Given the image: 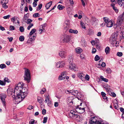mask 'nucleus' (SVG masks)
<instances>
[{
	"mask_svg": "<svg viewBox=\"0 0 124 124\" xmlns=\"http://www.w3.org/2000/svg\"><path fill=\"white\" fill-rule=\"evenodd\" d=\"M78 76L83 81H85V75L84 74L82 73H78Z\"/></svg>",
	"mask_w": 124,
	"mask_h": 124,
	"instance_id": "9d476101",
	"label": "nucleus"
},
{
	"mask_svg": "<svg viewBox=\"0 0 124 124\" xmlns=\"http://www.w3.org/2000/svg\"><path fill=\"white\" fill-rule=\"evenodd\" d=\"M120 38L121 39L124 38V31H122L120 33Z\"/></svg>",
	"mask_w": 124,
	"mask_h": 124,
	"instance_id": "393cba45",
	"label": "nucleus"
},
{
	"mask_svg": "<svg viewBox=\"0 0 124 124\" xmlns=\"http://www.w3.org/2000/svg\"><path fill=\"white\" fill-rule=\"evenodd\" d=\"M67 100L68 102H69L70 103H72L73 104V101H72L70 99V97H68L67 99Z\"/></svg>",
	"mask_w": 124,
	"mask_h": 124,
	"instance_id": "473e14b6",
	"label": "nucleus"
},
{
	"mask_svg": "<svg viewBox=\"0 0 124 124\" xmlns=\"http://www.w3.org/2000/svg\"><path fill=\"white\" fill-rule=\"evenodd\" d=\"M106 26L108 27H111L113 25V23L111 21H109L106 24Z\"/></svg>",
	"mask_w": 124,
	"mask_h": 124,
	"instance_id": "a211bd4d",
	"label": "nucleus"
},
{
	"mask_svg": "<svg viewBox=\"0 0 124 124\" xmlns=\"http://www.w3.org/2000/svg\"><path fill=\"white\" fill-rule=\"evenodd\" d=\"M36 31V29H35L33 28L31 30V32L30 33V35L31 36Z\"/></svg>",
	"mask_w": 124,
	"mask_h": 124,
	"instance_id": "cd10ccee",
	"label": "nucleus"
},
{
	"mask_svg": "<svg viewBox=\"0 0 124 124\" xmlns=\"http://www.w3.org/2000/svg\"><path fill=\"white\" fill-rule=\"evenodd\" d=\"M10 16V15H8L7 16H4L3 17V18L4 19H8Z\"/></svg>",
	"mask_w": 124,
	"mask_h": 124,
	"instance_id": "6e6d98bb",
	"label": "nucleus"
},
{
	"mask_svg": "<svg viewBox=\"0 0 124 124\" xmlns=\"http://www.w3.org/2000/svg\"><path fill=\"white\" fill-rule=\"evenodd\" d=\"M41 28L43 31V32H45L46 31V30L45 29V27H44V26H42L41 25H40V28Z\"/></svg>",
	"mask_w": 124,
	"mask_h": 124,
	"instance_id": "8fccbe9b",
	"label": "nucleus"
},
{
	"mask_svg": "<svg viewBox=\"0 0 124 124\" xmlns=\"http://www.w3.org/2000/svg\"><path fill=\"white\" fill-rule=\"evenodd\" d=\"M2 4V7L3 8L6 9L8 8V6L5 4H3V2H2L1 3Z\"/></svg>",
	"mask_w": 124,
	"mask_h": 124,
	"instance_id": "a19ab883",
	"label": "nucleus"
},
{
	"mask_svg": "<svg viewBox=\"0 0 124 124\" xmlns=\"http://www.w3.org/2000/svg\"><path fill=\"white\" fill-rule=\"evenodd\" d=\"M69 32L70 33H73L75 34H77L78 33V31L77 30H73L71 29H70L69 30Z\"/></svg>",
	"mask_w": 124,
	"mask_h": 124,
	"instance_id": "f3484780",
	"label": "nucleus"
},
{
	"mask_svg": "<svg viewBox=\"0 0 124 124\" xmlns=\"http://www.w3.org/2000/svg\"><path fill=\"white\" fill-rule=\"evenodd\" d=\"M32 22V20L30 19H29L27 20V21H25V22L27 23V24H29Z\"/></svg>",
	"mask_w": 124,
	"mask_h": 124,
	"instance_id": "c9c22d12",
	"label": "nucleus"
},
{
	"mask_svg": "<svg viewBox=\"0 0 124 124\" xmlns=\"http://www.w3.org/2000/svg\"><path fill=\"white\" fill-rule=\"evenodd\" d=\"M46 110L45 109H44L42 110V113L44 115H45L46 113Z\"/></svg>",
	"mask_w": 124,
	"mask_h": 124,
	"instance_id": "052dcab7",
	"label": "nucleus"
},
{
	"mask_svg": "<svg viewBox=\"0 0 124 124\" xmlns=\"http://www.w3.org/2000/svg\"><path fill=\"white\" fill-rule=\"evenodd\" d=\"M11 20L14 23H16L15 22L16 20L14 18V17H13L11 19Z\"/></svg>",
	"mask_w": 124,
	"mask_h": 124,
	"instance_id": "680f3d73",
	"label": "nucleus"
},
{
	"mask_svg": "<svg viewBox=\"0 0 124 124\" xmlns=\"http://www.w3.org/2000/svg\"><path fill=\"white\" fill-rule=\"evenodd\" d=\"M110 49L108 46H107L106 47L105 49V52L107 54L109 53L110 51Z\"/></svg>",
	"mask_w": 124,
	"mask_h": 124,
	"instance_id": "4be33fe9",
	"label": "nucleus"
},
{
	"mask_svg": "<svg viewBox=\"0 0 124 124\" xmlns=\"http://www.w3.org/2000/svg\"><path fill=\"white\" fill-rule=\"evenodd\" d=\"M6 67V65L4 64H1L0 65V68L1 69H3Z\"/></svg>",
	"mask_w": 124,
	"mask_h": 124,
	"instance_id": "ea45409f",
	"label": "nucleus"
},
{
	"mask_svg": "<svg viewBox=\"0 0 124 124\" xmlns=\"http://www.w3.org/2000/svg\"><path fill=\"white\" fill-rule=\"evenodd\" d=\"M6 83L5 82L2 81L0 80V85H5Z\"/></svg>",
	"mask_w": 124,
	"mask_h": 124,
	"instance_id": "09e8293b",
	"label": "nucleus"
},
{
	"mask_svg": "<svg viewBox=\"0 0 124 124\" xmlns=\"http://www.w3.org/2000/svg\"><path fill=\"white\" fill-rule=\"evenodd\" d=\"M75 51L78 54H79L82 51V49L80 47H77L76 48Z\"/></svg>",
	"mask_w": 124,
	"mask_h": 124,
	"instance_id": "6ab92c4d",
	"label": "nucleus"
},
{
	"mask_svg": "<svg viewBox=\"0 0 124 124\" xmlns=\"http://www.w3.org/2000/svg\"><path fill=\"white\" fill-rule=\"evenodd\" d=\"M90 124H108L104 123L101 119H98L97 117H93L91 118L89 121Z\"/></svg>",
	"mask_w": 124,
	"mask_h": 124,
	"instance_id": "f03ea898",
	"label": "nucleus"
},
{
	"mask_svg": "<svg viewBox=\"0 0 124 124\" xmlns=\"http://www.w3.org/2000/svg\"><path fill=\"white\" fill-rule=\"evenodd\" d=\"M101 96L103 97H104L105 96H106V95L105 93H104L103 92H101Z\"/></svg>",
	"mask_w": 124,
	"mask_h": 124,
	"instance_id": "338daca9",
	"label": "nucleus"
},
{
	"mask_svg": "<svg viewBox=\"0 0 124 124\" xmlns=\"http://www.w3.org/2000/svg\"><path fill=\"white\" fill-rule=\"evenodd\" d=\"M100 78L102 79V80L105 82H107L108 80L107 79L104 78L102 76H101L100 77Z\"/></svg>",
	"mask_w": 124,
	"mask_h": 124,
	"instance_id": "2f4dec72",
	"label": "nucleus"
},
{
	"mask_svg": "<svg viewBox=\"0 0 124 124\" xmlns=\"http://www.w3.org/2000/svg\"><path fill=\"white\" fill-rule=\"evenodd\" d=\"M66 74L67 73L66 71H64L62 73L61 75L62 76H66L67 75Z\"/></svg>",
	"mask_w": 124,
	"mask_h": 124,
	"instance_id": "5fc2aeb1",
	"label": "nucleus"
},
{
	"mask_svg": "<svg viewBox=\"0 0 124 124\" xmlns=\"http://www.w3.org/2000/svg\"><path fill=\"white\" fill-rule=\"evenodd\" d=\"M40 16V15L38 13H34L33 15V16L34 17H39Z\"/></svg>",
	"mask_w": 124,
	"mask_h": 124,
	"instance_id": "7c9ffc66",
	"label": "nucleus"
},
{
	"mask_svg": "<svg viewBox=\"0 0 124 124\" xmlns=\"http://www.w3.org/2000/svg\"><path fill=\"white\" fill-rule=\"evenodd\" d=\"M91 20L92 21V22L93 23V24H94L95 23L97 22L98 20L96 19L95 17H92Z\"/></svg>",
	"mask_w": 124,
	"mask_h": 124,
	"instance_id": "aec40b11",
	"label": "nucleus"
},
{
	"mask_svg": "<svg viewBox=\"0 0 124 124\" xmlns=\"http://www.w3.org/2000/svg\"><path fill=\"white\" fill-rule=\"evenodd\" d=\"M117 55L119 57H121L122 56L123 53L121 52H118L117 53Z\"/></svg>",
	"mask_w": 124,
	"mask_h": 124,
	"instance_id": "c03bdc74",
	"label": "nucleus"
},
{
	"mask_svg": "<svg viewBox=\"0 0 124 124\" xmlns=\"http://www.w3.org/2000/svg\"><path fill=\"white\" fill-rule=\"evenodd\" d=\"M124 21V17H122V16L120 15L118 18L117 21V23L119 25L121 24Z\"/></svg>",
	"mask_w": 124,
	"mask_h": 124,
	"instance_id": "423d86ee",
	"label": "nucleus"
},
{
	"mask_svg": "<svg viewBox=\"0 0 124 124\" xmlns=\"http://www.w3.org/2000/svg\"><path fill=\"white\" fill-rule=\"evenodd\" d=\"M77 120H79L80 121L82 119V116L78 115V116L77 117Z\"/></svg>",
	"mask_w": 124,
	"mask_h": 124,
	"instance_id": "49530a36",
	"label": "nucleus"
},
{
	"mask_svg": "<svg viewBox=\"0 0 124 124\" xmlns=\"http://www.w3.org/2000/svg\"><path fill=\"white\" fill-rule=\"evenodd\" d=\"M10 29L11 30H14L15 29V27L11 25L10 26Z\"/></svg>",
	"mask_w": 124,
	"mask_h": 124,
	"instance_id": "864d4df0",
	"label": "nucleus"
},
{
	"mask_svg": "<svg viewBox=\"0 0 124 124\" xmlns=\"http://www.w3.org/2000/svg\"><path fill=\"white\" fill-rule=\"evenodd\" d=\"M33 107L31 105H30L28 108V109L29 110H31L33 108Z\"/></svg>",
	"mask_w": 124,
	"mask_h": 124,
	"instance_id": "774afa93",
	"label": "nucleus"
},
{
	"mask_svg": "<svg viewBox=\"0 0 124 124\" xmlns=\"http://www.w3.org/2000/svg\"><path fill=\"white\" fill-rule=\"evenodd\" d=\"M7 93L9 94V95L13 94V92L12 91H11L10 90L8 89L7 90Z\"/></svg>",
	"mask_w": 124,
	"mask_h": 124,
	"instance_id": "37998d69",
	"label": "nucleus"
},
{
	"mask_svg": "<svg viewBox=\"0 0 124 124\" xmlns=\"http://www.w3.org/2000/svg\"><path fill=\"white\" fill-rule=\"evenodd\" d=\"M19 93H20L19 94H16L17 95L16 96L14 95L12 96V97L14 99V100L15 99L17 101L19 100V102L20 103L27 96L28 92L27 88H23Z\"/></svg>",
	"mask_w": 124,
	"mask_h": 124,
	"instance_id": "f257e3e1",
	"label": "nucleus"
},
{
	"mask_svg": "<svg viewBox=\"0 0 124 124\" xmlns=\"http://www.w3.org/2000/svg\"><path fill=\"white\" fill-rule=\"evenodd\" d=\"M33 26V24L32 23H31L28 26L27 29L28 30H29L30 28Z\"/></svg>",
	"mask_w": 124,
	"mask_h": 124,
	"instance_id": "79ce46f5",
	"label": "nucleus"
},
{
	"mask_svg": "<svg viewBox=\"0 0 124 124\" xmlns=\"http://www.w3.org/2000/svg\"><path fill=\"white\" fill-rule=\"evenodd\" d=\"M37 100L40 103H42V102L44 101L43 99L41 97H38L37 98Z\"/></svg>",
	"mask_w": 124,
	"mask_h": 124,
	"instance_id": "b1692460",
	"label": "nucleus"
},
{
	"mask_svg": "<svg viewBox=\"0 0 124 124\" xmlns=\"http://www.w3.org/2000/svg\"><path fill=\"white\" fill-rule=\"evenodd\" d=\"M96 49L95 48H93V50H92V53H93V54H94L96 52Z\"/></svg>",
	"mask_w": 124,
	"mask_h": 124,
	"instance_id": "13d9d810",
	"label": "nucleus"
},
{
	"mask_svg": "<svg viewBox=\"0 0 124 124\" xmlns=\"http://www.w3.org/2000/svg\"><path fill=\"white\" fill-rule=\"evenodd\" d=\"M27 16H26L25 15L23 18V23H24L25 22V21H26V20L27 19Z\"/></svg>",
	"mask_w": 124,
	"mask_h": 124,
	"instance_id": "603ef678",
	"label": "nucleus"
},
{
	"mask_svg": "<svg viewBox=\"0 0 124 124\" xmlns=\"http://www.w3.org/2000/svg\"><path fill=\"white\" fill-rule=\"evenodd\" d=\"M42 4H40L38 5V7H37L36 10L38 11L40 9L42 8Z\"/></svg>",
	"mask_w": 124,
	"mask_h": 124,
	"instance_id": "c756f323",
	"label": "nucleus"
},
{
	"mask_svg": "<svg viewBox=\"0 0 124 124\" xmlns=\"http://www.w3.org/2000/svg\"><path fill=\"white\" fill-rule=\"evenodd\" d=\"M77 108H78L80 110H82V112H79V113L80 114L83 113L85 111V108H81V107H79L78 106Z\"/></svg>",
	"mask_w": 124,
	"mask_h": 124,
	"instance_id": "412c9836",
	"label": "nucleus"
},
{
	"mask_svg": "<svg viewBox=\"0 0 124 124\" xmlns=\"http://www.w3.org/2000/svg\"><path fill=\"white\" fill-rule=\"evenodd\" d=\"M6 97V95L4 94H0V99L2 101L4 105H5V99Z\"/></svg>",
	"mask_w": 124,
	"mask_h": 124,
	"instance_id": "1a4fd4ad",
	"label": "nucleus"
},
{
	"mask_svg": "<svg viewBox=\"0 0 124 124\" xmlns=\"http://www.w3.org/2000/svg\"><path fill=\"white\" fill-rule=\"evenodd\" d=\"M108 93H109V95H111L113 97H115L116 96V94L114 93H111L110 92V93L108 92Z\"/></svg>",
	"mask_w": 124,
	"mask_h": 124,
	"instance_id": "e433bc0d",
	"label": "nucleus"
},
{
	"mask_svg": "<svg viewBox=\"0 0 124 124\" xmlns=\"http://www.w3.org/2000/svg\"><path fill=\"white\" fill-rule=\"evenodd\" d=\"M9 79L8 78H5L4 79V80L5 81L4 82H7L8 83H9Z\"/></svg>",
	"mask_w": 124,
	"mask_h": 124,
	"instance_id": "69168bd1",
	"label": "nucleus"
},
{
	"mask_svg": "<svg viewBox=\"0 0 124 124\" xmlns=\"http://www.w3.org/2000/svg\"><path fill=\"white\" fill-rule=\"evenodd\" d=\"M24 78L25 80L28 83L30 82L31 79V75L30 71L28 69L25 70Z\"/></svg>",
	"mask_w": 124,
	"mask_h": 124,
	"instance_id": "39448f33",
	"label": "nucleus"
},
{
	"mask_svg": "<svg viewBox=\"0 0 124 124\" xmlns=\"http://www.w3.org/2000/svg\"><path fill=\"white\" fill-rule=\"evenodd\" d=\"M111 70L109 68H108L106 70V71L108 74L110 73L111 72Z\"/></svg>",
	"mask_w": 124,
	"mask_h": 124,
	"instance_id": "3c124183",
	"label": "nucleus"
},
{
	"mask_svg": "<svg viewBox=\"0 0 124 124\" xmlns=\"http://www.w3.org/2000/svg\"><path fill=\"white\" fill-rule=\"evenodd\" d=\"M78 93V92L77 91H75L73 90V95H77V93Z\"/></svg>",
	"mask_w": 124,
	"mask_h": 124,
	"instance_id": "a18cd8bd",
	"label": "nucleus"
},
{
	"mask_svg": "<svg viewBox=\"0 0 124 124\" xmlns=\"http://www.w3.org/2000/svg\"><path fill=\"white\" fill-rule=\"evenodd\" d=\"M76 113H77V112L73 110H71L68 114L69 116L70 117V118H72Z\"/></svg>",
	"mask_w": 124,
	"mask_h": 124,
	"instance_id": "ddd939ff",
	"label": "nucleus"
},
{
	"mask_svg": "<svg viewBox=\"0 0 124 124\" xmlns=\"http://www.w3.org/2000/svg\"><path fill=\"white\" fill-rule=\"evenodd\" d=\"M70 36L67 34L61 35L60 39V41L63 43H68L70 41Z\"/></svg>",
	"mask_w": 124,
	"mask_h": 124,
	"instance_id": "7ed1b4c3",
	"label": "nucleus"
},
{
	"mask_svg": "<svg viewBox=\"0 0 124 124\" xmlns=\"http://www.w3.org/2000/svg\"><path fill=\"white\" fill-rule=\"evenodd\" d=\"M85 79L86 80L88 81L89 80L90 78L89 76L88 75H86L85 76Z\"/></svg>",
	"mask_w": 124,
	"mask_h": 124,
	"instance_id": "de8ad7c7",
	"label": "nucleus"
},
{
	"mask_svg": "<svg viewBox=\"0 0 124 124\" xmlns=\"http://www.w3.org/2000/svg\"><path fill=\"white\" fill-rule=\"evenodd\" d=\"M62 64V61H60L56 64V67L58 68H62L64 67L65 65L64 64H62V65H60V64Z\"/></svg>",
	"mask_w": 124,
	"mask_h": 124,
	"instance_id": "f8f14e48",
	"label": "nucleus"
},
{
	"mask_svg": "<svg viewBox=\"0 0 124 124\" xmlns=\"http://www.w3.org/2000/svg\"><path fill=\"white\" fill-rule=\"evenodd\" d=\"M111 6L112 7L113 9L116 13H117L118 12V9H117L116 7H115V4L114 3H112L111 4Z\"/></svg>",
	"mask_w": 124,
	"mask_h": 124,
	"instance_id": "4468645a",
	"label": "nucleus"
},
{
	"mask_svg": "<svg viewBox=\"0 0 124 124\" xmlns=\"http://www.w3.org/2000/svg\"><path fill=\"white\" fill-rule=\"evenodd\" d=\"M80 25L81 26H82V28H84V29H85V26L84 25V23L81 22L80 23Z\"/></svg>",
	"mask_w": 124,
	"mask_h": 124,
	"instance_id": "e2e57ef3",
	"label": "nucleus"
},
{
	"mask_svg": "<svg viewBox=\"0 0 124 124\" xmlns=\"http://www.w3.org/2000/svg\"><path fill=\"white\" fill-rule=\"evenodd\" d=\"M36 36V34H33V35L32 36H31L29 38V39H30L28 40V41H30L31 42L33 41L35 39Z\"/></svg>",
	"mask_w": 124,
	"mask_h": 124,
	"instance_id": "2eb2a0df",
	"label": "nucleus"
},
{
	"mask_svg": "<svg viewBox=\"0 0 124 124\" xmlns=\"http://www.w3.org/2000/svg\"><path fill=\"white\" fill-rule=\"evenodd\" d=\"M72 58L71 59H69L68 60V62L70 64L69 66V68L70 70H75L76 68L74 66H73L72 63Z\"/></svg>",
	"mask_w": 124,
	"mask_h": 124,
	"instance_id": "6e6552de",
	"label": "nucleus"
},
{
	"mask_svg": "<svg viewBox=\"0 0 124 124\" xmlns=\"http://www.w3.org/2000/svg\"><path fill=\"white\" fill-rule=\"evenodd\" d=\"M100 59L99 56L98 55H96L95 57L94 60L95 61H97Z\"/></svg>",
	"mask_w": 124,
	"mask_h": 124,
	"instance_id": "4c0bfd02",
	"label": "nucleus"
},
{
	"mask_svg": "<svg viewBox=\"0 0 124 124\" xmlns=\"http://www.w3.org/2000/svg\"><path fill=\"white\" fill-rule=\"evenodd\" d=\"M47 118L48 117H45L44 118V119L43 121V123L45 124L46 123L47 121Z\"/></svg>",
	"mask_w": 124,
	"mask_h": 124,
	"instance_id": "58836bf2",
	"label": "nucleus"
},
{
	"mask_svg": "<svg viewBox=\"0 0 124 124\" xmlns=\"http://www.w3.org/2000/svg\"><path fill=\"white\" fill-rule=\"evenodd\" d=\"M104 88L105 89L106 91L107 92H110L111 90V89L110 88V86L108 84H106L104 85Z\"/></svg>",
	"mask_w": 124,
	"mask_h": 124,
	"instance_id": "dca6fc26",
	"label": "nucleus"
},
{
	"mask_svg": "<svg viewBox=\"0 0 124 124\" xmlns=\"http://www.w3.org/2000/svg\"><path fill=\"white\" fill-rule=\"evenodd\" d=\"M103 19L104 21L105 22L104 23H105L106 24L110 21V20H108V18L107 17H104L103 18Z\"/></svg>",
	"mask_w": 124,
	"mask_h": 124,
	"instance_id": "c85d7f7f",
	"label": "nucleus"
},
{
	"mask_svg": "<svg viewBox=\"0 0 124 124\" xmlns=\"http://www.w3.org/2000/svg\"><path fill=\"white\" fill-rule=\"evenodd\" d=\"M24 84L22 82H21L19 83L17 86H16L14 90V93H16V94H19L20 93H19V91H21V90L22 89V88L23 87Z\"/></svg>",
	"mask_w": 124,
	"mask_h": 124,
	"instance_id": "20e7f679",
	"label": "nucleus"
},
{
	"mask_svg": "<svg viewBox=\"0 0 124 124\" xmlns=\"http://www.w3.org/2000/svg\"><path fill=\"white\" fill-rule=\"evenodd\" d=\"M117 3L120 6L124 7V0H118Z\"/></svg>",
	"mask_w": 124,
	"mask_h": 124,
	"instance_id": "9b49d317",
	"label": "nucleus"
},
{
	"mask_svg": "<svg viewBox=\"0 0 124 124\" xmlns=\"http://www.w3.org/2000/svg\"><path fill=\"white\" fill-rule=\"evenodd\" d=\"M37 2L34 1L33 3V7H35L37 5Z\"/></svg>",
	"mask_w": 124,
	"mask_h": 124,
	"instance_id": "0e129e2a",
	"label": "nucleus"
},
{
	"mask_svg": "<svg viewBox=\"0 0 124 124\" xmlns=\"http://www.w3.org/2000/svg\"><path fill=\"white\" fill-rule=\"evenodd\" d=\"M19 30L21 32H24V29L23 27L22 26L20 27L19 28Z\"/></svg>",
	"mask_w": 124,
	"mask_h": 124,
	"instance_id": "72a5a7b5",
	"label": "nucleus"
},
{
	"mask_svg": "<svg viewBox=\"0 0 124 124\" xmlns=\"http://www.w3.org/2000/svg\"><path fill=\"white\" fill-rule=\"evenodd\" d=\"M103 98L104 100H105V102H108V97L107 96H105L104 97H103Z\"/></svg>",
	"mask_w": 124,
	"mask_h": 124,
	"instance_id": "bf43d9fd",
	"label": "nucleus"
},
{
	"mask_svg": "<svg viewBox=\"0 0 124 124\" xmlns=\"http://www.w3.org/2000/svg\"><path fill=\"white\" fill-rule=\"evenodd\" d=\"M59 55L62 58H65L67 56L66 52L64 49L62 50L59 53Z\"/></svg>",
	"mask_w": 124,
	"mask_h": 124,
	"instance_id": "0eeeda50",
	"label": "nucleus"
},
{
	"mask_svg": "<svg viewBox=\"0 0 124 124\" xmlns=\"http://www.w3.org/2000/svg\"><path fill=\"white\" fill-rule=\"evenodd\" d=\"M19 39L20 41H23L24 40V38L23 36H21L19 37Z\"/></svg>",
	"mask_w": 124,
	"mask_h": 124,
	"instance_id": "f704fd0d",
	"label": "nucleus"
},
{
	"mask_svg": "<svg viewBox=\"0 0 124 124\" xmlns=\"http://www.w3.org/2000/svg\"><path fill=\"white\" fill-rule=\"evenodd\" d=\"M101 66H102V67H104L106 66V63L104 62H102V64H101Z\"/></svg>",
	"mask_w": 124,
	"mask_h": 124,
	"instance_id": "4d7b16f0",
	"label": "nucleus"
},
{
	"mask_svg": "<svg viewBox=\"0 0 124 124\" xmlns=\"http://www.w3.org/2000/svg\"><path fill=\"white\" fill-rule=\"evenodd\" d=\"M65 8V7L61 5H59L57 6V8L59 10H62Z\"/></svg>",
	"mask_w": 124,
	"mask_h": 124,
	"instance_id": "a878e982",
	"label": "nucleus"
},
{
	"mask_svg": "<svg viewBox=\"0 0 124 124\" xmlns=\"http://www.w3.org/2000/svg\"><path fill=\"white\" fill-rule=\"evenodd\" d=\"M52 5V2L51 1L49 2L46 5L45 7L46 8V9H48Z\"/></svg>",
	"mask_w": 124,
	"mask_h": 124,
	"instance_id": "5701e85b",
	"label": "nucleus"
},
{
	"mask_svg": "<svg viewBox=\"0 0 124 124\" xmlns=\"http://www.w3.org/2000/svg\"><path fill=\"white\" fill-rule=\"evenodd\" d=\"M88 31V34L89 35H91L93 33V31H92L91 29H89L87 31Z\"/></svg>",
	"mask_w": 124,
	"mask_h": 124,
	"instance_id": "bb28decb",
	"label": "nucleus"
}]
</instances>
